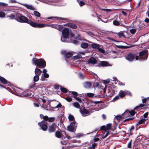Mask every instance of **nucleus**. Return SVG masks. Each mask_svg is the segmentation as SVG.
<instances>
[{
    "mask_svg": "<svg viewBox=\"0 0 149 149\" xmlns=\"http://www.w3.org/2000/svg\"><path fill=\"white\" fill-rule=\"evenodd\" d=\"M16 15L15 19L19 22L27 23L30 24L31 26L36 28H43L47 26L46 24L37 23L32 22L29 20L26 17L20 14L17 13Z\"/></svg>",
    "mask_w": 149,
    "mask_h": 149,
    "instance_id": "nucleus-1",
    "label": "nucleus"
},
{
    "mask_svg": "<svg viewBox=\"0 0 149 149\" xmlns=\"http://www.w3.org/2000/svg\"><path fill=\"white\" fill-rule=\"evenodd\" d=\"M145 106L144 104H141L139 106H137L134 108V110L131 111H126L122 114L123 118L125 119L123 121H126L132 120L133 118L131 117L134 116L136 113L137 111L140 110L139 108H141Z\"/></svg>",
    "mask_w": 149,
    "mask_h": 149,
    "instance_id": "nucleus-2",
    "label": "nucleus"
},
{
    "mask_svg": "<svg viewBox=\"0 0 149 149\" xmlns=\"http://www.w3.org/2000/svg\"><path fill=\"white\" fill-rule=\"evenodd\" d=\"M33 64L36 65L40 68H43L46 66V62L45 60L42 59H38L35 57L32 60Z\"/></svg>",
    "mask_w": 149,
    "mask_h": 149,
    "instance_id": "nucleus-3",
    "label": "nucleus"
},
{
    "mask_svg": "<svg viewBox=\"0 0 149 149\" xmlns=\"http://www.w3.org/2000/svg\"><path fill=\"white\" fill-rule=\"evenodd\" d=\"M70 33L69 29H64L62 31V36L61 37V40L63 42H70L68 36Z\"/></svg>",
    "mask_w": 149,
    "mask_h": 149,
    "instance_id": "nucleus-4",
    "label": "nucleus"
},
{
    "mask_svg": "<svg viewBox=\"0 0 149 149\" xmlns=\"http://www.w3.org/2000/svg\"><path fill=\"white\" fill-rule=\"evenodd\" d=\"M100 109L97 110H96L94 109H90L89 110H87L85 108H84L82 109H80L79 111L83 116L85 117L89 115L91 113L95 111H97Z\"/></svg>",
    "mask_w": 149,
    "mask_h": 149,
    "instance_id": "nucleus-5",
    "label": "nucleus"
},
{
    "mask_svg": "<svg viewBox=\"0 0 149 149\" xmlns=\"http://www.w3.org/2000/svg\"><path fill=\"white\" fill-rule=\"evenodd\" d=\"M148 52L147 50H143L139 53V56H135L136 60L138 59L146 60L148 57Z\"/></svg>",
    "mask_w": 149,
    "mask_h": 149,
    "instance_id": "nucleus-6",
    "label": "nucleus"
},
{
    "mask_svg": "<svg viewBox=\"0 0 149 149\" xmlns=\"http://www.w3.org/2000/svg\"><path fill=\"white\" fill-rule=\"evenodd\" d=\"M47 123L45 121L43 120L41 122L38 123V125L41 127V129L44 131H46L47 129Z\"/></svg>",
    "mask_w": 149,
    "mask_h": 149,
    "instance_id": "nucleus-7",
    "label": "nucleus"
},
{
    "mask_svg": "<svg viewBox=\"0 0 149 149\" xmlns=\"http://www.w3.org/2000/svg\"><path fill=\"white\" fill-rule=\"evenodd\" d=\"M88 42L91 44V46L92 48L93 49H97L100 52H104V50L103 49L100 48V45H99L96 43L88 41Z\"/></svg>",
    "mask_w": 149,
    "mask_h": 149,
    "instance_id": "nucleus-8",
    "label": "nucleus"
},
{
    "mask_svg": "<svg viewBox=\"0 0 149 149\" xmlns=\"http://www.w3.org/2000/svg\"><path fill=\"white\" fill-rule=\"evenodd\" d=\"M135 58L134 54L130 53L125 57L126 59L130 61H133Z\"/></svg>",
    "mask_w": 149,
    "mask_h": 149,
    "instance_id": "nucleus-9",
    "label": "nucleus"
},
{
    "mask_svg": "<svg viewBox=\"0 0 149 149\" xmlns=\"http://www.w3.org/2000/svg\"><path fill=\"white\" fill-rule=\"evenodd\" d=\"M57 127V125L55 124H52L49 126L48 129V131L50 133L54 132Z\"/></svg>",
    "mask_w": 149,
    "mask_h": 149,
    "instance_id": "nucleus-10",
    "label": "nucleus"
},
{
    "mask_svg": "<svg viewBox=\"0 0 149 149\" xmlns=\"http://www.w3.org/2000/svg\"><path fill=\"white\" fill-rule=\"evenodd\" d=\"M109 132L105 131L104 132H102L98 135V137L100 139H103L106 138L109 135Z\"/></svg>",
    "mask_w": 149,
    "mask_h": 149,
    "instance_id": "nucleus-11",
    "label": "nucleus"
},
{
    "mask_svg": "<svg viewBox=\"0 0 149 149\" xmlns=\"http://www.w3.org/2000/svg\"><path fill=\"white\" fill-rule=\"evenodd\" d=\"M111 124H108L107 125H103L100 127L101 130H104L106 131L107 130H110L111 127Z\"/></svg>",
    "mask_w": 149,
    "mask_h": 149,
    "instance_id": "nucleus-12",
    "label": "nucleus"
},
{
    "mask_svg": "<svg viewBox=\"0 0 149 149\" xmlns=\"http://www.w3.org/2000/svg\"><path fill=\"white\" fill-rule=\"evenodd\" d=\"M147 119L142 118L136 124V125H139L141 124H143V125H146V123H145L146 120Z\"/></svg>",
    "mask_w": 149,
    "mask_h": 149,
    "instance_id": "nucleus-13",
    "label": "nucleus"
},
{
    "mask_svg": "<svg viewBox=\"0 0 149 149\" xmlns=\"http://www.w3.org/2000/svg\"><path fill=\"white\" fill-rule=\"evenodd\" d=\"M23 5L28 9L33 10H36L34 7L31 5H29L27 4H23Z\"/></svg>",
    "mask_w": 149,
    "mask_h": 149,
    "instance_id": "nucleus-14",
    "label": "nucleus"
},
{
    "mask_svg": "<svg viewBox=\"0 0 149 149\" xmlns=\"http://www.w3.org/2000/svg\"><path fill=\"white\" fill-rule=\"evenodd\" d=\"M87 62L88 63L95 64L97 63V61L94 58L91 57L88 61Z\"/></svg>",
    "mask_w": 149,
    "mask_h": 149,
    "instance_id": "nucleus-15",
    "label": "nucleus"
},
{
    "mask_svg": "<svg viewBox=\"0 0 149 149\" xmlns=\"http://www.w3.org/2000/svg\"><path fill=\"white\" fill-rule=\"evenodd\" d=\"M107 87L106 86H105V87L103 89V95H102V97H103L105 96H112L113 95V93H112L111 94H107V93H106V89Z\"/></svg>",
    "mask_w": 149,
    "mask_h": 149,
    "instance_id": "nucleus-16",
    "label": "nucleus"
},
{
    "mask_svg": "<svg viewBox=\"0 0 149 149\" xmlns=\"http://www.w3.org/2000/svg\"><path fill=\"white\" fill-rule=\"evenodd\" d=\"M100 65L103 67L107 66H110V64L106 61H101Z\"/></svg>",
    "mask_w": 149,
    "mask_h": 149,
    "instance_id": "nucleus-17",
    "label": "nucleus"
},
{
    "mask_svg": "<svg viewBox=\"0 0 149 149\" xmlns=\"http://www.w3.org/2000/svg\"><path fill=\"white\" fill-rule=\"evenodd\" d=\"M49 74L47 73L42 74V75L41 78L40 80L42 81H44L45 80V78H48L49 77Z\"/></svg>",
    "mask_w": 149,
    "mask_h": 149,
    "instance_id": "nucleus-18",
    "label": "nucleus"
},
{
    "mask_svg": "<svg viewBox=\"0 0 149 149\" xmlns=\"http://www.w3.org/2000/svg\"><path fill=\"white\" fill-rule=\"evenodd\" d=\"M42 71L39 69L36 68L35 71V74L36 75H39L41 73Z\"/></svg>",
    "mask_w": 149,
    "mask_h": 149,
    "instance_id": "nucleus-19",
    "label": "nucleus"
},
{
    "mask_svg": "<svg viewBox=\"0 0 149 149\" xmlns=\"http://www.w3.org/2000/svg\"><path fill=\"white\" fill-rule=\"evenodd\" d=\"M0 81L4 84H8L7 80L3 77L0 76Z\"/></svg>",
    "mask_w": 149,
    "mask_h": 149,
    "instance_id": "nucleus-20",
    "label": "nucleus"
},
{
    "mask_svg": "<svg viewBox=\"0 0 149 149\" xmlns=\"http://www.w3.org/2000/svg\"><path fill=\"white\" fill-rule=\"evenodd\" d=\"M81 46L83 48L86 49L88 47V44L87 43L82 42L81 44Z\"/></svg>",
    "mask_w": 149,
    "mask_h": 149,
    "instance_id": "nucleus-21",
    "label": "nucleus"
},
{
    "mask_svg": "<svg viewBox=\"0 0 149 149\" xmlns=\"http://www.w3.org/2000/svg\"><path fill=\"white\" fill-rule=\"evenodd\" d=\"M91 85L92 84L91 82H86L84 84V86L85 88H90Z\"/></svg>",
    "mask_w": 149,
    "mask_h": 149,
    "instance_id": "nucleus-22",
    "label": "nucleus"
},
{
    "mask_svg": "<svg viewBox=\"0 0 149 149\" xmlns=\"http://www.w3.org/2000/svg\"><path fill=\"white\" fill-rule=\"evenodd\" d=\"M67 129L68 130L71 132H74L76 130V129L70 125L68 126Z\"/></svg>",
    "mask_w": 149,
    "mask_h": 149,
    "instance_id": "nucleus-23",
    "label": "nucleus"
},
{
    "mask_svg": "<svg viewBox=\"0 0 149 149\" xmlns=\"http://www.w3.org/2000/svg\"><path fill=\"white\" fill-rule=\"evenodd\" d=\"M62 134L61 132L59 131H56L55 133V136L58 138H60L61 137Z\"/></svg>",
    "mask_w": 149,
    "mask_h": 149,
    "instance_id": "nucleus-24",
    "label": "nucleus"
},
{
    "mask_svg": "<svg viewBox=\"0 0 149 149\" xmlns=\"http://www.w3.org/2000/svg\"><path fill=\"white\" fill-rule=\"evenodd\" d=\"M73 106L75 107L78 109H81L80 108V106L79 104L77 102H74L72 103Z\"/></svg>",
    "mask_w": 149,
    "mask_h": 149,
    "instance_id": "nucleus-25",
    "label": "nucleus"
},
{
    "mask_svg": "<svg viewBox=\"0 0 149 149\" xmlns=\"http://www.w3.org/2000/svg\"><path fill=\"white\" fill-rule=\"evenodd\" d=\"M119 95L121 98L124 97L125 95V91H120L119 93Z\"/></svg>",
    "mask_w": 149,
    "mask_h": 149,
    "instance_id": "nucleus-26",
    "label": "nucleus"
},
{
    "mask_svg": "<svg viewBox=\"0 0 149 149\" xmlns=\"http://www.w3.org/2000/svg\"><path fill=\"white\" fill-rule=\"evenodd\" d=\"M70 125L74 128L75 129H76L77 126V124L75 121H73V122L71 123Z\"/></svg>",
    "mask_w": 149,
    "mask_h": 149,
    "instance_id": "nucleus-27",
    "label": "nucleus"
},
{
    "mask_svg": "<svg viewBox=\"0 0 149 149\" xmlns=\"http://www.w3.org/2000/svg\"><path fill=\"white\" fill-rule=\"evenodd\" d=\"M122 114L121 115L118 116L116 117V118L117 120H118L119 121L120 120H124L123 118Z\"/></svg>",
    "mask_w": 149,
    "mask_h": 149,
    "instance_id": "nucleus-28",
    "label": "nucleus"
},
{
    "mask_svg": "<svg viewBox=\"0 0 149 149\" xmlns=\"http://www.w3.org/2000/svg\"><path fill=\"white\" fill-rule=\"evenodd\" d=\"M73 55L72 54L71 52H68L66 54L65 56L67 58H70Z\"/></svg>",
    "mask_w": 149,
    "mask_h": 149,
    "instance_id": "nucleus-29",
    "label": "nucleus"
},
{
    "mask_svg": "<svg viewBox=\"0 0 149 149\" xmlns=\"http://www.w3.org/2000/svg\"><path fill=\"white\" fill-rule=\"evenodd\" d=\"M34 15L37 17H40V14L38 11H35L33 12Z\"/></svg>",
    "mask_w": 149,
    "mask_h": 149,
    "instance_id": "nucleus-30",
    "label": "nucleus"
},
{
    "mask_svg": "<svg viewBox=\"0 0 149 149\" xmlns=\"http://www.w3.org/2000/svg\"><path fill=\"white\" fill-rule=\"evenodd\" d=\"M68 26L74 29H76L77 28V27L76 25L74 24L70 23L68 24Z\"/></svg>",
    "mask_w": 149,
    "mask_h": 149,
    "instance_id": "nucleus-31",
    "label": "nucleus"
},
{
    "mask_svg": "<svg viewBox=\"0 0 149 149\" xmlns=\"http://www.w3.org/2000/svg\"><path fill=\"white\" fill-rule=\"evenodd\" d=\"M85 95L88 97H93L94 94L92 93H87L85 94Z\"/></svg>",
    "mask_w": 149,
    "mask_h": 149,
    "instance_id": "nucleus-32",
    "label": "nucleus"
},
{
    "mask_svg": "<svg viewBox=\"0 0 149 149\" xmlns=\"http://www.w3.org/2000/svg\"><path fill=\"white\" fill-rule=\"evenodd\" d=\"M39 75H36L33 77V80L34 81H37L39 79Z\"/></svg>",
    "mask_w": 149,
    "mask_h": 149,
    "instance_id": "nucleus-33",
    "label": "nucleus"
},
{
    "mask_svg": "<svg viewBox=\"0 0 149 149\" xmlns=\"http://www.w3.org/2000/svg\"><path fill=\"white\" fill-rule=\"evenodd\" d=\"M70 93H71V94L73 95V97L74 98L75 97H77V96H78L77 93L76 92L71 91L70 92Z\"/></svg>",
    "mask_w": 149,
    "mask_h": 149,
    "instance_id": "nucleus-34",
    "label": "nucleus"
},
{
    "mask_svg": "<svg viewBox=\"0 0 149 149\" xmlns=\"http://www.w3.org/2000/svg\"><path fill=\"white\" fill-rule=\"evenodd\" d=\"M117 35L119 38H121L124 36L123 33L122 32H120L117 33Z\"/></svg>",
    "mask_w": 149,
    "mask_h": 149,
    "instance_id": "nucleus-35",
    "label": "nucleus"
},
{
    "mask_svg": "<svg viewBox=\"0 0 149 149\" xmlns=\"http://www.w3.org/2000/svg\"><path fill=\"white\" fill-rule=\"evenodd\" d=\"M130 32L132 34H134L136 32V29H132L130 30Z\"/></svg>",
    "mask_w": 149,
    "mask_h": 149,
    "instance_id": "nucleus-36",
    "label": "nucleus"
},
{
    "mask_svg": "<svg viewBox=\"0 0 149 149\" xmlns=\"http://www.w3.org/2000/svg\"><path fill=\"white\" fill-rule=\"evenodd\" d=\"M77 2L79 4L80 6H82L85 5L84 2H83V1H79L78 0H77Z\"/></svg>",
    "mask_w": 149,
    "mask_h": 149,
    "instance_id": "nucleus-37",
    "label": "nucleus"
},
{
    "mask_svg": "<svg viewBox=\"0 0 149 149\" xmlns=\"http://www.w3.org/2000/svg\"><path fill=\"white\" fill-rule=\"evenodd\" d=\"M60 89L61 91L63 93H66L67 92V90L65 88L61 87Z\"/></svg>",
    "mask_w": 149,
    "mask_h": 149,
    "instance_id": "nucleus-38",
    "label": "nucleus"
},
{
    "mask_svg": "<svg viewBox=\"0 0 149 149\" xmlns=\"http://www.w3.org/2000/svg\"><path fill=\"white\" fill-rule=\"evenodd\" d=\"M73 57L74 58L79 59L82 58V56L80 54H78L77 55L74 56Z\"/></svg>",
    "mask_w": 149,
    "mask_h": 149,
    "instance_id": "nucleus-39",
    "label": "nucleus"
},
{
    "mask_svg": "<svg viewBox=\"0 0 149 149\" xmlns=\"http://www.w3.org/2000/svg\"><path fill=\"white\" fill-rule=\"evenodd\" d=\"M68 119L70 121H72L74 119V117L72 116L70 114L68 116Z\"/></svg>",
    "mask_w": 149,
    "mask_h": 149,
    "instance_id": "nucleus-40",
    "label": "nucleus"
},
{
    "mask_svg": "<svg viewBox=\"0 0 149 149\" xmlns=\"http://www.w3.org/2000/svg\"><path fill=\"white\" fill-rule=\"evenodd\" d=\"M44 2L45 3H47L48 4L50 5H54L53 2L50 1L45 0V1Z\"/></svg>",
    "mask_w": 149,
    "mask_h": 149,
    "instance_id": "nucleus-41",
    "label": "nucleus"
},
{
    "mask_svg": "<svg viewBox=\"0 0 149 149\" xmlns=\"http://www.w3.org/2000/svg\"><path fill=\"white\" fill-rule=\"evenodd\" d=\"M69 42H72L73 43L75 44H77L78 43V41L76 40H69Z\"/></svg>",
    "mask_w": 149,
    "mask_h": 149,
    "instance_id": "nucleus-42",
    "label": "nucleus"
},
{
    "mask_svg": "<svg viewBox=\"0 0 149 149\" xmlns=\"http://www.w3.org/2000/svg\"><path fill=\"white\" fill-rule=\"evenodd\" d=\"M125 95H127L130 96H132V94L130 91H125Z\"/></svg>",
    "mask_w": 149,
    "mask_h": 149,
    "instance_id": "nucleus-43",
    "label": "nucleus"
},
{
    "mask_svg": "<svg viewBox=\"0 0 149 149\" xmlns=\"http://www.w3.org/2000/svg\"><path fill=\"white\" fill-rule=\"evenodd\" d=\"M119 98V96L117 95L112 100L113 102H115V101L118 100Z\"/></svg>",
    "mask_w": 149,
    "mask_h": 149,
    "instance_id": "nucleus-44",
    "label": "nucleus"
},
{
    "mask_svg": "<svg viewBox=\"0 0 149 149\" xmlns=\"http://www.w3.org/2000/svg\"><path fill=\"white\" fill-rule=\"evenodd\" d=\"M63 29V25H59V26L58 27L57 29L58 30L60 31H62Z\"/></svg>",
    "mask_w": 149,
    "mask_h": 149,
    "instance_id": "nucleus-45",
    "label": "nucleus"
},
{
    "mask_svg": "<svg viewBox=\"0 0 149 149\" xmlns=\"http://www.w3.org/2000/svg\"><path fill=\"white\" fill-rule=\"evenodd\" d=\"M5 15L4 13L3 12H0V17L1 18L4 17L5 16Z\"/></svg>",
    "mask_w": 149,
    "mask_h": 149,
    "instance_id": "nucleus-46",
    "label": "nucleus"
},
{
    "mask_svg": "<svg viewBox=\"0 0 149 149\" xmlns=\"http://www.w3.org/2000/svg\"><path fill=\"white\" fill-rule=\"evenodd\" d=\"M113 24L115 25L118 26L119 25V22L115 20L113 21Z\"/></svg>",
    "mask_w": 149,
    "mask_h": 149,
    "instance_id": "nucleus-47",
    "label": "nucleus"
},
{
    "mask_svg": "<svg viewBox=\"0 0 149 149\" xmlns=\"http://www.w3.org/2000/svg\"><path fill=\"white\" fill-rule=\"evenodd\" d=\"M134 129V126H132L130 130V133L131 134H132V133L133 132V130Z\"/></svg>",
    "mask_w": 149,
    "mask_h": 149,
    "instance_id": "nucleus-48",
    "label": "nucleus"
},
{
    "mask_svg": "<svg viewBox=\"0 0 149 149\" xmlns=\"http://www.w3.org/2000/svg\"><path fill=\"white\" fill-rule=\"evenodd\" d=\"M65 99L67 100V101L69 102H70L72 100V99L69 97H66Z\"/></svg>",
    "mask_w": 149,
    "mask_h": 149,
    "instance_id": "nucleus-49",
    "label": "nucleus"
},
{
    "mask_svg": "<svg viewBox=\"0 0 149 149\" xmlns=\"http://www.w3.org/2000/svg\"><path fill=\"white\" fill-rule=\"evenodd\" d=\"M55 120V118L54 117H51L49 118L48 121L50 122H52L53 121Z\"/></svg>",
    "mask_w": 149,
    "mask_h": 149,
    "instance_id": "nucleus-50",
    "label": "nucleus"
},
{
    "mask_svg": "<svg viewBox=\"0 0 149 149\" xmlns=\"http://www.w3.org/2000/svg\"><path fill=\"white\" fill-rule=\"evenodd\" d=\"M74 98H75L76 99V100L78 101L79 102H81V100L79 97H74Z\"/></svg>",
    "mask_w": 149,
    "mask_h": 149,
    "instance_id": "nucleus-51",
    "label": "nucleus"
},
{
    "mask_svg": "<svg viewBox=\"0 0 149 149\" xmlns=\"http://www.w3.org/2000/svg\"><path fill=\"white\" fill-rule=\"evenodd\" d=\"M8 5V4L3 3V2H0V6H6Z\"/></svg>",
    "mask_w": 149,
    "mask_h": 149,
    "instance_id": "nucleus-52",
    "label": "nucleus"
},
{
    "mask_svg": "<svg viewBox=\"0 0 149 149\" xmlns=\"http://www.w3.org/2000/svg\"><path fill=\"white\" fill-rule=\"evenodd\" d=\"M79 77L81 79L83 78L85 76V75H83L81 73H79Z\"/></svg>",
    "mask_w": 149,
    "mask_h": 149,
    "instance_id": "nucleus-53",
    "label": "nucleus"
},
{
    "mask_svg": "<svg viewBox=\"0 0 149 149\" xmlns=\"http://www.w3.org/2000/svg\"><path fill=\"white\" fill-rule=\"evenodd\" d=\"M8 17H9L10 19H14L15 17V16L13 14H11L10 15H9Z\"/></svg>",
    "mask_w": 149,
    "mask_h": 149,
    "instance_id": "nucleus-54",
    "label": "nucleus"
},
{
    "mask_svg": "<svg viewBox=\"0 0 149 149\" xmlns=\"http://www.w3.org/2000/svg\"><path fill=\"white\" fill-rule=\"evenodd\" d=\"M43 119L46 122H47L46 121L48 120L49 118L47 116H44Z\"/></svg>",
    "mask_w": 149,
    "mask_h": 149,
    "instance_id": "nucleus-55",
    "label": "nucleus"
},
{
    "mask_svg": "<svg viewBox=\"0 0 149 149\" xmlns=\"http://www.w3.org/2000/svg\"><path fill=\"white\" fill-rule=\"evenodd\" d=\"M93 85L94 87H97L99 85L98 82H95L93 84Z\"/></svg>",
    "mask_w": 149,
    "mask_h": 149,
    "instance_id": "nucleus-56",
    "label": "nucleus"
},
{
    "mask_svg": "<svg viewBox=\"0 0 149 149\" xmlns=\"http://www.w3.org/2000/svg\"><path fill=\"white\" fill-rule=\"evenodd\" d=\"M148 99L147 98L143 99L142 100V102L143 104H146V101Z\"/></svg>",
    "mask_w": 149,
    "mask_h": 149,
    "instance_id": "nucleus-57",
    "label": "nucleus"
},
{
    "mask_svg": "<svg viewBox=\"0 0 149 149\" xmlns=\"http://www.w3.org/2000/svg\"><path fill=\"white\" fill-rule=\"evenodd\" d=\"M110 80L109 79H107L106 80H104V82L105 84H107L109 83Z\"/></svg>",
    "mask_w": 149,
    "mask_h": 149,
    "instance_id": "nucleus-58",
    "label": "nucleus"
},
{
    "mask_svg": "<svg viewBox=\"0 0 149 149\" xmlns=\"http://www.w3.org/2000/svg\"><path fill=\"white\" fill-rule=\"evenodd\" d=\"M131 141H130L128 143V144H127V147L128 148H131Z\"/></svg>",
    "mask_w": 149,
    "mask_h": 149,
    "instance_id": "nucleus-59",
    "label": "nucleus"
},
{
    "mask_svg": "<svg viewBox=\"0 0 149 149\" xmlns=\"http://www.w3.org/2000/svg\"><path fill=\"white\" fill-rule=\"evenodd\" d=\"M83 134L81 133H79L77 135V136L79 138H80L82 136H83Z\"/></svg>",
    "mask_w": 149,
    "mask_h": 149,
    "instance_id": "nucleus-60",
    "label": "nucleus"
},
{
    "mask_svg": "<svg viewBox=\"0 0 149 149\" xmlns=\"http://www.w3.org/2000/svg\"><path fill=\"white\" fill-rule=\"evenodd\" d=\"M61 106L62 105L60 103H59L56 106V107H54V108H58L61 107Z\"/></svg>",
    "mask_w": 149,
    "mask_h": 149,
    "instance_id": "nucleus-61",
    "label": "nucleus"
},
{
    "mask_svg": "<svg viewBox=\"0 0 149 149\" xmlns=\"http://www.w3.org/2000/svg\"><path fill=\"white\" fill-rule=\"evenodd\" d=\"M76 38L79 40H81L82 39H81V37H80V35L79 34L76 37Z\"/></svg>",
    "mask_w": 149,
    "mask_h": 149,
    "instance_id": "nucleus-62",
    "label": "nucleus"
},
{
    "mask_svg": "<svg viewBox=\"0 0 149 149\" xmlns=\"http://www.w3.org/2000/svg\"><path fill=\"white\" fill-rule=\"evenodd\" d=\"M97 145L96 143H93L92 144V148L93 149H94Z\"/></svg>",
    "mask_w": 149,
    "mask_h": 149,
    "instance_id": "nucleus-63",
    "label": "nucleus"
},
{
    "mask_svg": "<svg viewBox=\"0 0 149 149\" xmlns=\"http://www.w3.org/2000/svg\"><path fill=\"white\" fill-rule=\"evenodd\" d=\"M148 115V113H145L143 115V116H144V118L146 119V118L147 117V116Z\"/></svg>",
    "mask_w": 149,
    "mask_h": 149,
    "instance_id": "nucleus-64",
    "label": "nucleus"
}]
</instances>
